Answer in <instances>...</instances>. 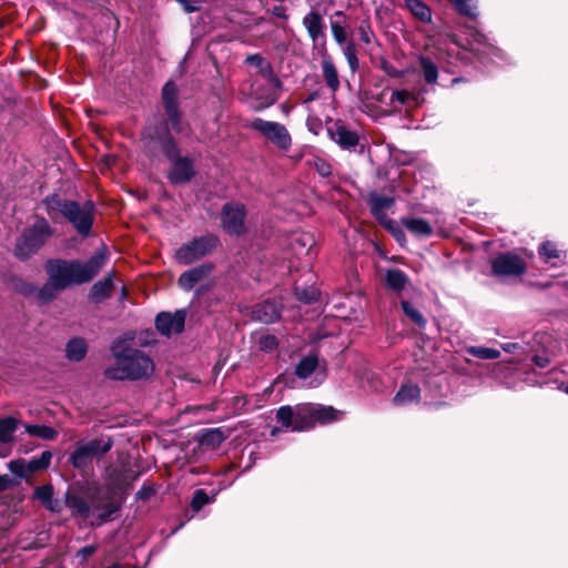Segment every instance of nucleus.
<instances>
[{
    "label": "nucleus",
    "instance_id": "nucleus-12",
    "mask_svg": "<svg viewBox=\"0 0 568 568\" xmlns=\"http://www.w3.org/2000/svg\"><path fill=\"white\" fill-rule=\"evenodd\" d=\"M493 272L496 275L518 276L526 272V265L519 256L506 253L494 260Z\"/></svg>",
    "mask_w": 568,
    "mask_h": 568
},
{
    "label": "nucleus",
    "instance_id": "nucleus-26",
    "mask_svg": "<svg viewBox=\"0 0 568 568\" xmlns=\"http://www.w3.org/2000/svg\"><path fill=\"white\" fill-rule=\"evenodd\" d=\"M373 215L382 223L386 220L385 211L394 204V199L385 195L373 194L369 200Z\"/></svg>",
    "mask_w": 568,
    "mask_h": 568
},
{
    "label": "nucleus",
    "instance_id": "nucleus-49",
    "mask_svg": "<svg viewBox=\"0 0 568 568\" xmlns=\"http://www.w3.org/2000/svg\"><path fill=\"white\" fill-rule=\"evenodd\" d=\"M410 98H412V94L408 91H406V90H395L392 93L390 103H395L396 102V103H398L400 105H404V104L408 103Z\"/></svg>",
    "mask_w": 568,
    "mask_h": 568
},
{
    "label": "nucleus",
    "instance_id": "nucleus-2",
    "mask_svg": "<svg viewBox=\"0 0 568 568\" xmlns=\"http://www.w3.org/2000/svg\"><path fill=\"white\" fill-rule=\"evenodd\" d=\"M124 499L114 491L88 488L84 493L70 490L65 495V505L72 517L92 527L102 526L114 519Z\"/></svg>",
    "mask_w": 568,
    "mask_h": 568
},
{
    "label": "nucleus",
    "instance_id": "nucleus-31",
    "mask_svg": "<svg viewBox=\"0 0 568 568\" xmlns=\"http://www.w3.org/2000/svg\"><path fill=\"white\" fill-rule=\"evenodd\" d=\"M386 285L393 291L400 292L409 282L407 275L399 268H389L385 274Z\"/></svg>",
    "mask_w": 568,
    "mask_h": 568
},
{
    "label": "nucleus",
    "instance_id": "nucleus-16",
    "mask_svg": "<svg viewBox=\"0 0 568 568\" xmlns=\"http://www.w3.org/2000/svg\"><path fill=\"white\" fill-rule=\"evenodd\" d=\"M315 244L314 237L306 232H294L288 236L287 250L296 257L308 255Z\"/></svg>",
    "mask_w": 568,
    "mask_h": 568
},
{
    "label": "nucleus",
    "instance_id": "nucleus-60",
    "mask_svg": "<svg viewBox=\"0 0 568 568\" xmlns=\"http://www.w3.org/2000/svg\"><path fill=\"white\" fill-rule=\"evenodd\" d=\"M149 493L144 491V489H141L138 491V497L139 498H145L148 496Z\"/></svg>",
    "mask_w": 568,
    "mask_h": 568
},
{
    "label": "nucleus",
    "instance_id": "nucleus-21",
    "mask_svg": "<svg viewBox=\"0 0 568 568\" xmlns=\"http://www.w3.org/2000/svg\"><path fill=\"white\" fill-rule=\"evenodd\" d=\"M19 426V420L14 417H4L0 419V457H7L9 448L6 446L13 439V434Z\"/></svg>",
    "mask_w": 568,
    "mask_h": 568
},
{
    "label": "nucleus",
    "instance_id": "nucleus-35",
    "mask_svg": "<svg viewBox=\"0 0 568 568\" xmlns=\"http://www.w3.org/2000/svg\"><path fill=\"white\" fill-rule=\"evenodd\" d=\"M419 65L425 81L429 84H435L438 78L437 65L428 58L420 57Z\"/></svg>",
    "mask_w": 568,
    "mask_h": 568
},
{
    "label": "nucleus",
    "instance_id": "nucleus-64",
    "mask_svg": "<svg viewBox=\"0 0 568 568\" xmlns=\"http://www.w3.org/2000/svg\"><path fill=\"white\" fill-rule=\"evenodd\" d=\"M566 393L568 394V386L566 387Z\"/></svg>",
    "mask_w": 568,
    "mask_h": 568
},
{
    "label": "nucleus",
    "instance_id": "nucleus-58",
    "mask_svg": "<svg viewBox=\"0 0 568 568\" xmlns=\"http://www.w3.org/2000/svg\"><path fill=\"white\" fill-rule=\"evenodd\" d=\"M9 480L7 478H0V491L8 487Z\"/></svg>",
    "mask_w": 568,
    "mask_h": 568
},
{
    "label": "nucleus",
    "instance_id": "nucleus-8",
    "mask_svg": "<svg viewBox=\"0 0 568 568\" xmlns=\"http://www.w3.org/2000/svg\"><path fill=\"white\" fill-rule=\"evenodd\" d=\"M219 243V237L213 234L194 237L176 250L175 258L183 265L192 264L212 253L217 247Z\"/></svg>",
    "mask_w": 568,
    "mask_h": 568
},
{
    "label": "nucleus",
    "instance_id": "nucleus-54",
    "mask_svg": "<svg viewBox=\"0 0 568 568\" xmlns=\"http://www.w3.org/2000/svg\"><path fill=\"white\" fill-rule=\"evenodd\" d=\"M272 14L281 19H287L286 9L283 6L273 7Z\"/></svg>",
    "mask_w": 568,
    "mask_h": 568
},
{
    "label": "nucleus",
    "instance_id": "nucleus-23",
    "mask_svg": "<svg viewBox=\"0 0 568 568\" xmlns=\"http://www.w3.org/2000/svg\"><path fill=\"white\" fill-rule=\"evenodd\" d=\"M334 17L342 19V20H332L329 23L332 36H333L335 42L339 47H342V45L348 43L347 31H346V28H347L346 16L343 11H335Z\"/></svg>",
    "mask_w": 568,
    "mask_h": 568
},
{
    "label": "nucleus",
    "instance_id": "nucleus-47",
    "mask_svg": "<svg viewBox=\"0 0 568 568\" xmlns=\"http://www.w3.org/2000/svg\"><path fill=\"white\" fill-rule=\"evenodd\" d=\"M207 503H209L207 494L204 490L199 489L195 491V494L192 498L191 506L193 507L194 510H200Z\"/></svg>",
    "mask_w": 568,
    "mask_h": 568
},
{
    "label": "nucleus",
    "instance_id": "nucleus-44",
    "mask_svg": "<svg viewBox=\"0 0 568 568\" xmlns=\"http://www.w3.org/2000/svg\"><path fill=\"white\" fill-rule=\"evenodd\" d=\"M34 496L37 499H39L43 505H45L48 508L52 509L51 503H52V496H53V489L50 485H43L36 489Z\"/></svg>",
    "mask_w": 568,
    "mask_h": 568
},
{
    "label": "nucleus",
    "instance_id": "nucleus-7",
    "mask_svg": "<svg viewBox=\"0 0 568 568\" xmlns=\"http://www.w3.org/2000/svg\"><path fill=\"white\" fill-rule=\"evenodd\" d=\"M245 62L257 68L260 74L273 87V89L266 91H260L257 88L253 87V95L257 100H264V103L257 108V110L274 104L278 98L275 89L281 87V81L274 73L271 63L258 53L247 55Z\"/></svg>",
    "mask_w": 568,
    "mask_h": 568
},
{
    "label": "nucleus",
    "instance_id": "nucleus-22",
    "mask_svg": "<svg viewBox=\"0 0 568 568\" xmlns=\"http://www.w3.org/2000/svg\"><path fill=\"white\" fill-rule=\"evenodd\" d=\"M113 287V274H108L103 280L94 283L89 292V300L99 304L111 295Z\"/></svg>",
    "mask_w": 568,
    "mask_h": 568
},
{
    "label": "nucleus",
    "instance_id": "nucleus-53",
    "mask_svg": "<svg viewBox=\"0 0 568 568\" xmlns=\"http://www.w3.org/2000/svg\"><path fill=\"white\" fill-rule=\"evenodd\" d=\"M358 31H359L361 40L366 44L371 43L373 32H372L369 26L361 24L358 28Z\"/></svg>",
    "mask_w": 568,
    "mask_h": 568
},
{
    "label": "nucleus",
    "instance_id": "nucleus-3",
    "mask_svg": "<svg viewBox=\"0 0 568 568\" xmlns=\"http://www.w3.org/2000/svg\"><path fill=\"white\" fill-rule=\"evenodd\" d=\"M114 364L104 369V376L112 381L146 379L154 373L153 361L142 351L124 347H112Z\"/></svg>",
    "mask_w": 568,
    "mask_h": 568
},
{
    "label": "nucleus",
    "instance_id": "nucleus-30",
    "mask_svg": "<svg viewBox=\"0 0 568 568\" xmlns=\"http://www.w3.org/2000/svg\"><path fill=\"white\" fill-rule=\"evenodd\" d=\"M420 389L417 385L404 384L394 397L396 405H408L419 399Z\"/></svg>",
    "mask_w": 568,
    "mask_h": 568
},
{
    "label": "nucleus",
    "instance_id": "nucleus-63",
    "mask_svg": "<svg viewBox=\"0 0 568 568\" xmlns=\"http://www.w3.org/2000/svg\"><path fill=\"white\" fill-rule=\"evenodd\" d=\"M108 568H121L120 565L118 564H113L112 566L108 567Z\"/></svg>",
    "mask_w": 568,
    "mask_h": 568
},
{
    "label": "nucleus",
    "instance_id": "nucleus-18",
    "mask_svg": "<svg viewBox=\"0 0 568 568\" xmlns=\"http://www.w3.org/2000/svg\"><path fill=\"white\" fill-rule=\"evenodd\" d=\"M315 425L314 404H300L295 406V422L293 432H303Z\"/></svg>",
    "mask_w": 568,
    "mask_h": 568
},
{
    "label": "nucleus",
    "instance_id": "nucleus-6",
    "mask_svg": "<svg viewBox=\"0 0 568 568\" xmlns=\"http://www.w3.org/2000/svg\"><path fill=\"white\" fill-rule=\"evenodd\" d=\"M113 447V440L108 436H101L88 442L77 443L69 457V463L79 470L88 469L93 459L102 458Z\"/></svg>",
    "mask_w": 568,
    "mask_h": 568
},
{
    "label": "nucleus",
    "instance_id": "nucleus-13",
    "mask_svg": "<svg viewBox=\"0 0 568 568\" xmlns=\"http://www.w3.org/2000/svg\"><path fill=\"white\" fill-rule=\"evenodd\" d=\"M171 162L172 165L168 174L171 183L185 184L190 182L195 175V169L192 159L187 156H181Z\"/></svg>",
    "mask_w": 568,
    "mask_h": 568
},
{
    "label": "nucleus",
    "instance_id": "nucleus-42",
    "mask_svg": "<svg viewBox=\"0 0 568 568\" xmlns=\"http://www.w3.org/2000/svg\"><path fill=\"white\" fill-rule=\"evenodd\" d=\"M539 254L545 262H551L552 260L560 258L561 256V252L558 251L556 245L549 241L540 245Z\"/></svg>",
    "mask_w": 568,
    "mask_h": 568
},
{
    "label": "nucleus",
    "instance_id": "nucleus-62",
    "mask_svg": "<svg viewBox=\"0 0 568 568\" xmlns=\"http://www.w3.org/2000/svg\"><path fill=\"white\" fill-rule=\"evenodd\" d=\"M277 432H278V429H277V428H273V429H272V432H271V434L274 436V435H276V434H277Z\"/></svg>",
    "mask_w": 568,
    "mask_h": 568
},
{
    "label": "nucleus",
    "instance_id": "nucleus-28",
    "mask_svg": "<svg viewBox=\"0 0 568 568\" xmlns=\"http://www.w3.org/2000/svg\"><path fill=\"white\" fill-rule=\"evenodd\" d=\"M318 367V356L316 353H310L305 356H303L300 362L295 366V375L301 378L305 379L312 375V373L315 372V369Z\"/></svg>",
    "mask_w": 568,
    "mask_h": 568
},
{
    "label": "nucleus",
    "instance_id": "nucleus-61",
    "mask_svg": "<svg viewBox=\"0 0 568 568\" xmlns=\"http://www.w3.org/2000/svg\"><path fill=\"white\" fill-rule=\"evenodd\" d=\"M395 236H396L397 239H400V237H403V236H404V234H403V232H402L400 230H398V231L395 233Z\"/></svg>",
    "mask_w": 568,
    "mask_h": 568
},
{
    "label": "nucleus",
    "instance_id": "nucleus-5",
    "mask_svg": "<svg viewBox=\"0 0 568 568\" xmlns=\"http://www.w3.org/2000/svg\"><path fill=\"white\" fill-rule=\"evenodd\" d=\"M53 233L52 227L44 217H37L34 223L27 227L19 237L14 253L23 260L38 252Z\"/></svg>",
    "mask_w": 568,
    "mask_h": 568
},
{
    "label": "nucleus",
    "instance_id": "nucleus-37",
    "mask_svg": "<svg viewBox=\"0 0 568 568\" xmlns=\"http://www.w3.org/2000/svg\"><path fill=\"white\" fill-rule=\"evenodd\" d=\"M162 100L164 109H173L178 106V88L173 82H166L162 89Z\"/></svg>",
    "mask_w": 568,
    "mask_h": 568
},
{
    "label": "nucleus",
    "instance_id": "nucleus-45",
    "mask_svg": "<svg viewBox=\"0 0 568 568\" xmlns=\"http://www.w3.org/2000/svg\"><path fill=\"white\" fill-rule=\"evenodd\" d=\"M165 113L168 115V121L172 128L173 131L176 133L182 132V122H181V113L179 111V108L168 109L165 110Z\"/></svg>",
    "mask_w": 568,
    "mask_h": 568
},
{
    "label": "nucleus",
    "instance_id": "nucleus-20",
    "mask_svg": "<svg viewBox=\"0 0 568 568\" xmlns=\"http://www.w3.org/2000/svg\"><path fill=\"white\" fill-rule=\"evenodd\" d=\"M281 316V307L275 301L266 300L254 306L253 317L262 323L270 324Z\"/></svg>",
    "mask_w": 568,
    "mask_h": 568
},
{
    "label": "nucleus",
    "instance_id": "nucleus-52",
    "mask_svg": "<svg viewBox=\"0 0 568 568\" xmlns=\"http://www.w3.org/2000/svg\"><path fill=\"white\" fill-rule=\"evenodd\" d=\"M315 169L318 172V174L322 176H328L332 173L331 164L322 159H317L315 161Z\"/></svg>",
    "mask_w": 568,
    "mask_h": 568
},
{
    "label": "nucleus",
    "instance_id": "nucleus-51",
    "mask_svg": "<svg viewBox=\"0 0 568 568\" xmlns=\"http://www.w3.org/2000/svg\"><path fill=\"white\" fill-rule=\"evenodd\" d=\"M381 69L392 78H399L403 75V72L396 69L392 63L386 60H382Z\"/></svg>",
    "mask_w": 568,
    "mask_h": 568
},
{
    "label": "nucleus",
    "instance_id": "nucleus-1",
    "mask_svg": "<svg viewBox=\"0 0 568 568\" xmlns=\"http://www.w3.org/2000/svg\"><path fill=\"white\" fill-rule=\"evenodd\" d=\"M108 255L103 250L97 251L88 261L52 260L47 263L49 282L39 291L42 302L52 300L57 292L72 284H83L93 280L106 263Z\"/></svg>",
    "mask_w": 568,
    "mask_h": 568
},
{
    "label": "nucleus",
    "instance_id": "nucleus-4",
    "mask_svg": "<svg viewBox=\"0 0 568 568\" xmlns=\"http://www.w3.org/2000/svg\"><path fill=\"white\" fill-rule=\"evenodd\" d=\"M44 204L49 215L54 212H59L63 215L77 230V232L83 236L90 234L93 224V211L94 205L91 201L80 205L75 201H69L60 197L58 194L47 196Z\"/></svg>",
    "mask_w": 568,
    "mask_h": 568
},
{
    "label": "nucleus",
    "instance_id": "nucleus-14",
    "mask_svg": "<svg viewBox=\"0 0 568 568\" xmlns=\"http://www.w3.org/2000/svg\"><path fill=\"white\" fill-rule=\"evenodd\" d=\"M328 134L334 142L345 150L354 149L359 141L358 134L339 121L328 129Z\"/></svg>",
    "mask_w": 568,
    "mask_h": 568
},
{
    "label": "nucleus",
    "instance_id": "nucleus-11",
    "mask_svg": "<svg viewBox=\"0 0 568 568\" xmlns=\"http://www.w3.org/2000/svg\"><path fill=\"white\" fill-rule=\"evenodd\" d=\"M186 311L178 310L174 313L162 312L155 318L156 329L164 336L179 334L184 329Z\"/></svg>",
    "mask_w": 568,
    "mask_h": 568
},
{
    "label": "nucleus",
    "instance_id": "nucleus-41",
    "mask_svg": "<svg viewBox=\"0 0 568 568\" xmlns=\"http://www.w3.org/2000/svg\"><path fill=\"white\" fill-rule=\"evenodd\" d=\"M468 353L481 359H496L500 356L498 349L481 346H473L468 349Z\"/></svg>",
    "mask_w": 568,
    "mask_h": 568
},
{
    "label": "nucleus",
    "instance_id": "nucleus-38",
    "mask_svg": "<svg viewBox=\"0 0 568 568\" xmlns=\"http://www.w3.org/2000/svg\"><path fill=\"white\" fill-rule=\"evenodd\" d=\"M452 4L455 7V9L463 16H466L468 18H476L477 12V4L476 0H449Z\"/></svg>",
    "mask_w": 568,
    "mask_h": 568
},
{
    "label": "nucleus",
    "instance_id": "nucleus-25",
    "mask_svg": "<svg viewBox=\"0 0 568 568\" xmlns=\"http://www.w3.org/2000/svg\"><path fill=\"white\" fill-rule=\"evenodd\" d=\"M402 225L416 236H429L433 234L432 225L424 219L406 217L402 219Z\"/></svg>",
    "mask_w": 568,
    "mask_h": 568
},
{
    "label": "nucleus",
    "instance_id": "nucleus-34",
    "mask_svg": "<svg viewBox=\"0 0 568 568\" xmlns=\"http://www.w3.org/2000/svg\"><path fill=\"white\" fill-rule=\"evenodd\" d=\"M276 420L282 425L283 428L293 430L295 422V407L288 405L281 406L276 410Z\"/></svg>",
    "mask_w": 568,
    "mask_h": 568
},
{
    "label": "nucleus",
    "instance_id": "nucleus-56",
    "mask_svg": "<svg viewBox=\"0 0 568 568\" xmlns=\"http://www.w3.org/2000/svg\"><path fill=\"white\" fill-rule=\"evenodd\" d=\"M501 348L507 353H514L517 348H519V345L517 343H505L503 344Z\"/></svg>",
    "mask_w": 568,
    "mask_h": 568
},
{
    "label": "nucleus",
    "instance_id": "nucleus-10",
    "mask_svg": "<svg viewBox=\"0 0 568 568\" xmlns=\"http://www.w3.org/2000/svg\"><path fill=\"white\" fill-rule=\"evenodd\" d=\"M245 209L241 204L226 203L222 209V226L232 235H241L245 232Z\"/></svg>",
    "mask_w": 568,
    "mask_h": 568
},
{
    "label": "nucleus",
    "instance_id": "nucleus-46",
    "mask_svg": "<svg viewBox=\"0 0 568 568\" xmlns=\"http://www.w3.org/2000/svg\"><path fill=\"white\" fill-rule=\"evenodd\" d=\"M260 349L271 352L277 347V339L274 335L263 334L257 338Z\"/></svg>",
    "mask_w": 568,
    "mask_h": 568
},
{
    "label": "nucleus",
    "instance_id": "nucleus-24",
    "mask_svg": "<svg viewBox=\"0 0 568 568\" xmlns=\"http://www.w3.org/2000/svg\"><path fill=\"white\" fill-rule=\"evenodd\" d=\"M156 139L161 144L162 152L170 160L173 161L176 158H181L179 155V148L173 138L170 135L166 124L163 126L161 132H156Z\"/></svg>",
    "mask_w": 568,
    "mask_h": 568
},
{
    "label": "nucleus",
    "instance_id": "nucleus-39",
    "mask_svg": "<svg viewBox=\"0 0 568 568\" xmlns=\"http://www.w3.org/2000/svg\"><path fill=\"white\" fill-rule=\"evenodd\" d=\"M315 424H327L336 419V410L331 406L314 405Z\"/></svg>",
    "mask_w": 568,
    "mask_h": 568
},
{
    "label": "nucleus",
    "instance_id": "nucleus-40",
    "mask_svg": "<svg viewBox=\"0 0 568 568\" xmlns=\"http://www.w3.org/2000/svg\"><path fill=\"white\" fill-rule=\"evenodd\" d=\"M402 310L406 316H408L416 325L419 327H424L426 324V320L422 315V313L416 310L409 302H402Z\"/></svg>",
    "mask_w": 568,
    "mask_h": 568
},
{
    "label": "nucleus",
    "instance_id": "nucleus-36",
    "mask_svg": "<svg viewBox=\"0 0 568 568\" xmlns=\"http://www.w3.org/2000/svg\"><path fill=\"white\" fill-rule=\"evenodd\" d=\"M341 49L348 63L351 72H357L359 69V60L357 58V49L354 41H348V43L342 45Z\"/></svg>",
    "mask_w": 568,
    "mask_h": 568
},
{
    "label": "nucleus",
    "instance_id": "nucleus-9",
    "mask_svg": "<svg viewBox=\"0 0 568 568\" xmlns=\"http://www.w3.org/2000/svg\"><path fill=\"white\" fill-rule=\"evenodd\" d=\"M250 128L260 132L281 150H288L292 144L291 134L282 123L256 118L251 122Z\"/></svg>",
    "mask_w": 568,
    "mask_h": 568
},
{
    "label": "nucleus",
    "instance_id": "nucleus-27",
    "mask_svg": "<svg viewBox=\"0 0 568 568\" xmlns=\"http://www.w3.org/2000/svg\"><path fill=\"white\" fill-rule=\"evenodd\" d=\"M88 353V344L84 338L74 337L65 345V356L71 362L82 361Z\"/></svg>",
    "mask_w": 568,
    "mask_h": 568
},
{
    "label": "nucleus",
    "instance_id": "nucleus-15",
    "mask_svg": "<svg viewBox=\"0 0 568 568\" xmlns=\"http://www.w3.org/2000/svg\"><path fill=\"white\" fill-rule=\"evenodd\" d=\"M302 23L314 44L318 42L325 43V24L318 11L312 10L308 13H306L303 18Z\"/></svg>",
    "mask_w": 568,
    "mask_h": 568
},
{
    "label": "nucleus",
    "instance_id": "nucleus-43",
    "mask_svg": "<svg viewBox=\"0 0 568 568\" xmlns=\"http://www.w3.org/2000/svg\"><path fill=\"white\" fill-rule=\"evenodd\" d=\"M51 458L52 454L50 452H43L39 457L33 458L29 462L28 470L37 471L49 467Z\"/></svg>",
    "mask_w": 568,
    "mask_h": 568
},
{
    "label": "nucleus",
    "instance_id": "nucleus-32",
    "mask_svg": "<svg viewBox=\"0 0 568 568\" xmlns=\"http://www.w3.org/2000/svg\"><path fill=\"white\" fill-rule=\"evenodd\" d=\"M24 428L29 435L39 437L44 440H52L58 436V432L54 428L47 425L26 424Z\"/></svg>",
    "mask_w": 568,
    "mask_h": 568
},
{
    "label": "nucleus",
    "instance_id": "nucleus-50",
    "mask_svg": "<svg viewBox=\"0 0 568 568\" xmlns=\"http://www.w3.org/2000/svg\"><path fill=\"white\" fill-rule=\"evenodd\" d=\"M296 295L298 300L305 303H312L317 300V291L314 288L303 290L302 292L297 291Z\"/></svg>",
    "mask_w": 568,
    "mask_h": 568
},
{
    "label": "nucleus",
    "instance_id": "nucleus-19",
    "mask_svg": "<svg viewBox=\"0 0 568 568\" xmlns=\"http://www.w3.org/2000/svg\"><path fill=\"white\" fill-rule=\"evenodd\" d=\"M322 77L325 85L333 92H337L341 88L337 68L328 54H323L321 60Z\"/></svg>",
    "mask_w": 568,
    "mask_h": 568
},
{
    "label": "nucleus",
    "instance_id": "nucleus-59",
    "mask_svg": "<svg viewBox=\"0 0 568 568\" xmlns=\"http://www.w3.org/2000/svg\"><path fill=\"white\" fill-rule=\"evenodd\" d=\"M21 465H22V462H20V460H19V462H11V464H10L11 469H12L13 471H18V470H17V466H21Z\"/></svg>",
    "mask_w": 568,
    "mask_h": 568
},
{
    "label": "nucleus",
    "instance_id": "nucleus-57",
    "mask_svg": "<svg viewBox=\"0 0 568 568\" xmlns=\"http://www.w3.org/2000/svg\"><path fill=\"white\" fill-rule=\"evenodd\" d=\"M179 3H181L184 8V10L189 13L194 12L196 10L195 7L190 4L189 0H176Z\"/></svg>",
    "mask_w": 568,
    "mask_h": 568
},
{
    "label": "nucleus",
    "instance_id": "nucleus-29",
    "mask_svg": "<svg viewBox=\"0 0 568 568\" xmlns=\"http://www.w3.org/2000/svg\"><path fill=\"white\" fill-rule=\"evenodd\" d=\"M405 8L420 22H432V10L422 0H404Z\"/></svg>",
    "mask_w": 568,
    "mask_h": 568
},
{
    "label": "nucleus",
    "instance_id": "nucleus-55",
    "mask_svg": "<svg viewBox=\"0 0 568 568\" xmlns=\"http://www.w3.org/2000/svg\"><path fill=\"white\" fill-rule=\"evenodd\" d=\"M532 361L540 368H545L549 365V359L544 356L536 355L534 356Z\"/></svg>",
    "mask_w": 568,
    "mask_h": 568
},
{
    "label": "nucleus",
    "instance_id": "nucleus-48",
    "mask_svg": "<svg viewBox=\"0 0 568 568\" xmlns=\"http://www.w3.org/2000/svg\"><path fill=\"white\" fill-rule=\"evenodd\" d=\"M98 547L94 545L85 546L78 550L75 558L79 565H84L87 560L97 551Z\"/></svg>",
    "mask_w": 568,
    "mask_h": 568
},
{
    "label": "nucleus",
    "instance_id": "nucleus-33",
    "mask_svg": "<svg viewBox=\"0 0 568 568\" xmlns=\"http://www.w3.org/2000/svg\"><path fill=\"white\" fill-rule=\"evenodd\" d=\"M225 439L223 432L220 428L205 429L201 433L199 442L201 445L216 447L220 446Z\"/></svg>",
    "mask_w": 568,
    "mask_h": 568
},
{
    "label": "nucleus",
    "instance_id": "nucleus-17",
    "mask_svg": "<svg viewBox=\"0 0 568 568\" xmlns=\"http://www.w3.org/2000/svg\"><path fill=\"white\" fill-rule=\"evenodd\" d=\"M212 270L213 265L210 263L187 270L179 277V285L184 291H191L197 283L204 281L211 274Z\"/></svg>",
    "mask_w": 568,
    "mask_h": 568
}]
</instances>
